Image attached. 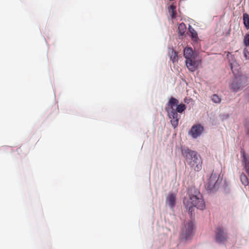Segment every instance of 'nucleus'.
Masks as SVG:
<instances>
[{"instance_id": "nucleus-12", "label": "nucleus", "mask_w": 249, "mask_h": 249, "mask_svg": "<svg viewBox=\"0 0 249 249\" xmlns=\"http://www.w3.org/2000/svg\"><path fill=\"white\" fill-rule=\"evenodd\" d=\"M189 31L191 34V37L193 41L196 42H197L199 38L197 36V32L191 26H189Z\"/></svg>"}, {"instance_id": "nucleus-1", "label": "nucleus", "mask_w": 249, "mask_h": 249, "mask_svg": "<svg viewBox=\"0 0 249 249\" xmlns=\"http://www.w3.org/2000/svg\"><path fill=\"white\" fill-rule=\"evenodd\" d=\"M189 199H184L183 203L188 209V213L191 215V219L194 216L193 212L194 207H196L200 210L205 208V202L202 199V196L199 190L195 187H191L189 190Z\"/></svg>"}, {"instance_id": "nucleus-18", "label": "nucleus", "mask_w": 249, "mask_h": 249, "mask_svg": "<svg viewBox=\"0 0 249 249\" xmlns=\"http://www.w3.org/2000/svg\"><path fill=\"white\" fill-rule=\"evenodd\" d=\"M170 59L174 63L178 60V54L176 52L172 51V54L170 56Z\"/></svg>"}, {"instance_id": "nucleus-5", "label": "nucleus", "mask_w": 249, "mask_h": 249, "mask_svg": "<svg viewBox=\"0 0 249 249\" xmlns=\"http://www.w3.org/2000/svg\"><path fill=\"white\" fill-rule=\"evenodd\" d=\"M248 84V78L245 75L235 77L230 84V89L234 92L241 90Z\"/></svg>"}, {"instance_id": "nucleus-11", "label": "nucleus", "mask_w": 249, "mask_h": 249, "mask_svg": "<svg viewBox=\"0 0 249 249\" xmlns=\"http://www.w3.org/2000/svg\"><path fill=\"white\" fill-rule=\"evenodd\" d=\"M176 197V195L170 193L166 197V203L172 208L174 207L175 204Z\"/></svg>"}, {"instance_id": "nucleus-13", "label": "nucleus", "mask_w": 249, "mask_h": 249, "mask_svg": "<svg viewBox=\"0 0 249 249\" xmlns=\"http://www.w3.org/2000/svg\"><path fill=\"white\" fill-rule=\"evenodd\" d=\"M176 9V6L174 4H171L169 8V13L172 19H175L176 18L177 12Z\"/></svg>"}, {"instance_id": "nucleus-20", "label": "nucleus", "mask_w": 249, "mask_h": 249, "mask_svg": "<svg viewBox=\"0 0 249 249\" xmlns=\"http://www.w3.org/2000/svg\"><path fill=\"white\" fill-rule=\"evenodd\" d=\"M244 56L246 60H249V52L247 49L245 48L243 50Z\"/></svg>"}, {"instance_id": "nucleus-9", "label": "nucleus", "mask_w": 249, "mask_h": 249, "mask_svg": "<svg viewBox=\"0 0 249 249\" xmlns=\"http://www.w3.org/2000/svg\"><path fill=\"white\" fill-rule=\"evenodd\" d=\"M204 130V128L200 124H197L192 126L189 133L191 134L193 138H196L200 135Z\"/></svg>"}, {"instance_id": "nucleus-14", "label": "nucleus", "mask_w": 249, "mask_h": 249, "mask_svg": "<svg viewBox=\"0 0 249 249\" xmlns=\"http://www.w3.org/2000/svg\"><path fill=\"white\" fill-rule=\"evenodd\" d=\"M186 27L184 23H180L178 26V33L179 35L182 36L186 32Z\"/></svg>"}, {"instance_id": "nucleus-8", "label": "nucleus", "mask_w": 249, "mask_h": 249, "mask_svg": "<svg viewBox=\"0 0 249 249\" xmlns=\"http://www.w3.org/2000/svg\"><path fill=\"white\" fill-rule=\"evenodd\" d=\"M228 235L227 232L224 231V230L222 227H217L215 231V240L217 242L221 243L227 241Z\"/></svg>"}, {"instance_id": "nucleus-16", "label": "nucleus", "mask_w": 249, "mask_h": 249, "mask_svg": "<svg viewBox=\"0 0 249 249\" xmlns=\"http://www.w3.org/2000/svg\"><path fill=\"white\" fill-rule=\"evenodd\" d=\"M240 180L242 183L245 186L248 185L249 183L248 177L243 173L241 174L240 175Z\"/></svg>"}, {"instance_id": "nucleus-4", "label": "nucleus", "mask_w": 249, "mask_h": 249, "mask_svg": "<svg viewBox=\"0 0 249 249\" xmlns=\"http://www.w3.org/2000/svg\"><path fill=\"white\" fill-rule=\"evenodd\" d=\"M184 56L186 58V65L192 72L195 71L201 61L197 59L196 55L191 48H185L184 50Z\"/></svg>"}, {"instance_id": "nucleus-15", "label": "nucleus", "mask_w": 249, "mask_h": 249, "mask_svg": "<svg viewBox=\"0 0 249 249\" xmlns=\"http://www.w3.org/2000/svg\"><path fill=\"white\" fill-rule=\"evenodd\" d=\"M243 18L244 26L247 30L249 29V15L247 13H244Z\"/></svg>"}, {"instance_id": "nucleus-3", "label": "nucleus", "mask_w": 249, "mask_h": 249, "mask_svg": "<svg viewBox=\"0 0 249 249\" xmlns=\"http://www.w3.org/2000/svg\"><path fill=\"white\" fill-rule=\"evenodd\" d=\"M182 153L187 163L193 169L197 172L201 169L202 161L196 152L186 149L182 150Z\"/></svg>"}, {"instance_id": "nucleus-19", "label": "nucleus", "mask_w": 249, "mask_h": 249, "mask_svg": "<svg viewBox=\"0 0 249 249\" xmlns=\"http://www.w3.org/2000/svg\"><path fill=\"white\" fill-rule=\"evenodd\" d=\"M244 43L246 46H249V34H247L244 37Z\"/></svg>"}, {"instance_id": "nucleus-17", "label": "nucleus", "mask_w": 249, "mask_h": 249, "mask_svg": "<svg viewBox=\"0 0 249 249\" xmlns=\"http://www.w3.org/2000/svg\"><path fill=\"white\" fill-rule=\"evenodd\" d=\"M211 99L212 101L216 104H219L221 101V99L217 94H214L212 95Z\"/></svg>"}, {"instance_id": "nucleus-7", "label": "nucleus", "mask_w": 249, "mask_h": 249, "mask_svg": "<svg viewBox=\"0 0 249 249\" xmlns=\"http://www.w3.org/2000/svg\"><path fill=\"white\" fill-rule=\"evenodd\" d=\"M194 228V224L192 221H190L185 225L184 228L181 232L182 238L185 241L190 239L192 235L193 231Z\"/></svg>"}, {"instance_id": "nucleus-10", "label": "nucleus", "mask_w": 249, "mask_h": 249, "mask_svg": "<svg viewBox=\"0 0 249 249\" xmlns=\"http://www.w3.org/2000/svg\"><path fill=\"white\" fill-rule=\"evenodd\" d=\"M241 153L243 157L245 170L249 177V156L246 155L244 150H241Z\"/></svg>"}, {"instance_id": "nucleus-6", "label": "nucleus", "mask_w": 249, "mask_h": 249, "mask_svg": "<svg viewBox=\"0 0 249 249\" xmlns=\"http://www.w3.org/2000/svg\"><path fill=\"white\" fill-rule=\"evenodd\" d=\"M222 179L220 178V175L218 173L213 172L208 182L205 185V188L210 191H215L221 183Z\"/></svg>"}, {"instance_id": "nucleus-2", "label": "nucleus", "mask_w": 249, "mask_h": 249, "mask_svg": "<svg viewBox=\"0 0 249 249\" xmlns=\"http://www.w3.org/2000/svg\"><path fill=\"white\" fill-rule=\"evenodd\" d=\"M178 100L172 97L167 103L166 108L168 116L170 119V122L174 128L178 126L180 117L178 113H181L186 108L185 104L182 103L178 104Z\"/></svg>"}, {"instance_id": "nucleus-21", "label": "nucleus", "mask_w": 249, "mask_h": 249, "mask_svg": "<svg viewBox=\"0 0 249 249\" xmlns=\"http://www.w3.org/2000/svg\"><path fill=\"white\" fill-rule=\"evenodd\" d=\"M246 133L247 135L249 136V124H247L246 126Z\"/></svg>"}]
</instances>
